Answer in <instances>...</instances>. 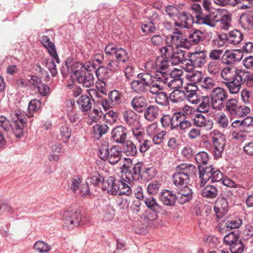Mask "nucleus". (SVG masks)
I'll return each instance as SVG.
<instances>
[{
  "label": "nucleus",
  "instance_id": "1",
  "mask_svg": "<svg viewBox=\"0 0 253 253\" xmlns=\"http://www.w3.org/2000/svg\"><path fill=\"white\" fill-rule=\"evenodd\" d=\"M130 185L129 183L123 179L122 176L120 180H117L113 176L109 177L104 183L105 188L113 195H116L119 193V195L130 196L132 194Z\"/></svg>",
  "mask_w": 253,
  "mask_h": 253
},
{
  "label": "nucleus",
  "instance_id": "2",
  "mask_svg": "<svg viewBox=\"0 0 253 253\" xmlns=\"http://www.w3.org/2000/svg\"><path fill=\"white\" fill-rule=\"evenodd\" d=\"M98 155L101 160H108L111 165H115L121 160L122 151L119 146H114L109 149L108 144L105 143L99 148Z\"/></svg>",
  "mask_w": 253,
  "mask_h": 253
},
{
  "label": "nucleus",
  "instance_id": "3",
  "mask_svg": "<svg viewBox=\"0 0 253 253\" xmlns=\"http://www.w3.org/2000/svg\"><path fill=\"white\" fill-rule=\"evenodd\" d=\"M228 93L223 88L217 86L210 92L209 97L211 107L216 110H221L226 106Z\"/></svg>",
  "mask_w": 253,
  "mask_h": 253
},
{
  "label": "nucleus",
  "instance_id": "4",
  "mask_svg": "<svg viewBox=\"0 0 253 253\" xmlns=\"http://www.w3.org/2000/svg\"><path fill=\"white\" fill-rule=\"evenodd\" d=\"M143 166L142 163L138 162L134 164L132 168H130L124 164L122 168L124 169L122 171L123 173L125 172L122 175L123 179L125 181L129 183V185H131V183L133 181L138 180L142 177L141 172Z\"/></svg>",
  "mask_w": 253,
  "mask_h": 253
},
{
  "label": "nucleus",
  "instance_id": "5",
  "mask_svg": "<svg viewBox=\"0 0 253 253\" xmlns=\"http://www.w3.org/2000/svg\"><path fill=\"white\" fill-rule=\"evenodd\" d=\"M150 73H141L137 75L136 79L132 81L130 87L132 90L137 94H143L147 92Z\"/></svg>",
  "mask_w": 253,
  "mask_h": 253
},
{
  "label": "nucleus",
  "instance_id": "6",
  "mask_svg": "<svg viewBox=\"0 0 253 253\" xmlns=\"http://www.w3.org/2000/svg\"><path fill=\"white\" fill-rule=\"evenodd\" d=\"M72 77L84 86L89 87L94 84L93 75L84 69H72Z\"/></svg>",
  "mask_w": 253,
  "mask_h": 253
},
{
  "label": "nucleus",
  "instance_id": "7",
  "mask_svg": "<svg viewBox=\"0 0 253 253\" xmlns=\"http://www.w3.org/2000/svg\"><path fill=\"white\" fill-rule=\"evenodd\" d=\"M211 135L212 136L213 155L215 158H219L221 157L226 140L222 134L217 130H213Z\"/></svg>",
  "mask_w": 253,
  "mask_h": 253
},
{
  "label": "nucleus",
  "instance_id": "8",
  "mask_svg": "<svg viewBox=\"0 0 253 253\" xmlns=\"http://www.w3.org/2000/svg\"><path fill=\"white\" fill-rule=\"evenodd\" d=\"M219 20V13L214 11L207 14L203 13L196 15L195 23L200 25H206L211 27H214L216 23Z\"/></svg>",
  "mask_w": 253,
  "mask_h": 253
},
{
  "label": "nucleus",
  "instance_id": "9",
  "mask_svg": "<svg viewBox=\"0 0 253 253\" xmlns=\"http://www.w3.org/2000/svg\"><path fill=\"white\" fill-rule=\"evenodd\" d=\"M243 52L242 50H226L224 51L222 64L232 65L236 62L240 61L243 57Z\"/></svg>",
  "mask_w": 253,
  "mask_h": 253
},
{
  "label": "nucleus",
  "instance_id": "10",
  "mask_svg": "<svg viewBox=\"0 0 253 253\" xmlns=\"http://www.w3.org/2000/svg\"><path fill=\"white\" fill-rule=\"evenodd\" d=\"M13 121L12 124L13 133L16 137H20L23 133V127L26 124V119L22 114L14 113L11 114Z\"/></svg>",
  "mask_w": 253,
  "mask_h": 253
},
{
  "label": "nucleus",
  "instance_id": "11",
  "mask_svg": "<svg viewBox=\"0 0 253 253\" xmlns=\"http://www.w3.org/2000/svg\"><path fill=\"white\" fill-rule=\"evenodd\" d=\"M218 38L228 43L236 45L240 44L244 38V34L239 30L234 29L227 34L220 35Z\"/></svg>",
  "mask_w": 253,
  "mask_h": 253
},
{
  "label": "nucleus",
  "instance_id": "12",
  "mask_svg": "<svg viewBox=\"0 0 253 253\" xmlns=\"http://www.w3.org/2000/svg\"><path fill=\"white\" fill-rule=\"evenodd\" d=\"M81 219L82 214L80 212L67 211L63 216L64 225L69 228L78 226Z\"/></svg>",
  "mask_w": 253,
  "mask_h": 253
},
{
  "label": "nucleus",
  "instance_id": "13",
  "mask_svg": "<svg viewBox=\"0 0 253 253\" xmlns=\"http://www.w3.org/2000/svg\"><path fill=\"white\" fill-rule=\"evenodd\" d=\"M127 135V129L123 125L116 126L111 131V138L117 143H124L126 139Z\"/></svg>",
  "mask_w": 253,
  "mask_h": 253
},
{
  "label": "nucleus",
  "instance_id": "14",
  "mask_svg": "<svg viewBox=\"0 0 253 253\" xmlns=\"http://www.w3.org/2000/svg\"><path fill=\"white\" fill-rule=\"evenodd\" d=\"M170 62L169 60L162 57H158L157 58L155 63L152 61L147 62L145 68L147 69V72H152V70H154L156 68V70H160L166 71L169 67Z\"/></svg>",
  "mask_w": 253,
  "mask_h": 253
},
{
  "label": "nucleus",
  "instance_id": "15",
  "mask_svg": "<svg viewBox=\"0 0 253 253\" xmlns=\"http://www.w3.org/2000/svg\"><path fill=\"white\" fill-rule=\"evenodd\" d=\"M167 42L172 45L175 46V48L179 47H184L185 48H189L190 44L187 42L185 38H183L182 36L169 35L167 38Z\"/></svg>",
  "mask_w": 253,
  "mask_h": 253
},
{
  "label": "nucleus",
  "instance_id": "16",
  "mask_svg": "<svg viewBox=\"0 0 253 253\" xmlns=\"http://www.w3.org/2000/svg\"><path fill=\"white\" fill-rule=\"evenodd\" d=\"M193 124L198 127H203L206 130H210L213 125L212 120L206 118L201 114H196L193 119Z\"/></svg>",
  "mask_w": 253,
  "mask_h": 253
},
{
  "label": "nucleus",
  "instance_id": "17",
  "mask_svg": "<svg viewBox=\"0 0 253 253\" xmlns=\"http://www.w3.org/2000/svg\"><path fill=\"white\" fill-rule=\"evenodd\" d=\"M191 56L192 63L196 67H202L206 63L207 52L205 50L189 53Z\"/></svg>",
  "mask_w": 253,
  "mask_h": 253
},
{
  "label": "nucleus",
  "instance_id": "18",
  "mask_svg": "<svg viewBox=\"0 0 253 253\" xmlns=\"http://www.w3.org/2000/svg\"><path fill=\"white\" fill-rule=\"evenodd\" d=\"M242 72L238 71L236 68L231 66L223 68L221 72V77L223 79L222 82L229 81L236 78L241 77Z\"/></svg>",
  "mask_w": 253,
  "mask_h": 253
},
{
  "label": "nucleus",
  "instance_id": "19",
  "mask_svg": "<svg viewBox=\"0 0 253 253\" xmlns=\"http://www.w3.org/2000/svg\"><path fill=\"white\" fill-rule=\"evenodd\" d=\"M42 42L43 46L47 48L50 56L55 60L56 62L59 63L60 60L56 52L55 45L50 41V38L48 36H43L42 37Z\"/></svg>",
  "mask_w": 253,
  "mask_h": 253
},
{
  "label": "nucleus",
  "instance_id": "20",
  "mask_svg": "<svg viewBox=\"0 0 253 253\" xmlns=\"http://www.w3.org/2000/svg\"><path fill=\"white\" fill-rule=\"evenodd\" d=\"M179 189L177 192L176 197L180 204H184L192 199L193 192L191 188L185 185Z\"/></svg>",
  "mask_w": 253,
  "mask_h": 253
},
{
  "label": "nucleus",
  "instance_id": "21",
  "mask_svg": "<svg viewBox=\"0 0 253 253\" xmlns=\"http://www.w3.org/2000/svg\"><path fill=\"white\" fill-rule=\"evenodd\" d=\"M131 106L135 111L142 113L147 106L146 98L141 95L136 96L132 99Z\"/></svg>",
  "mask_w": 253,
  "mask_h": 253
},
{
  "label": "nucleus",
  "instance_id": "22",
  "mask_svg": "<svg viewBox=\"0 0 253 253\" xmlns=\"http://www.w3.org/2000/svg\"><path fill=\"white\" fill-rule=\"evenodd\" d=\"M79 109L84 112H87L91 109L92 104L94 102L93 98L87 95H82L77 100Z\"/></svg>",
  "mask_w": 253,
  "mask_h": 253
},
{
  "label": "nucleus",
  "instance_id": "23",
  "mask_svg": "<svg viewBox=\"0 0 253 253\" xmlns=\"http://www.w3.org/2000/svg\"><path fill=\"white\" fill-rule=\"evenodd\" d=\"M239 25L245 30L253 27L251 11H246L241 14L239 19Z\"/></svg>",
  "mask_w": 253,
  "mask_h": 253
},
{
  "label": "nucleus",
  "instance_id": "24",
  "mask_svg": "<svg viewBox=\"0 0 253 253\" xmlns=\"http://www.w3.org/2000/svg\"><path fill=\"white\" fill-rule=\"evenodd\" d=\"M176 170L183 174H186L190 180V177H193L196 174L197 169L193 165L182 163L176 167Z\"/></svg>",
  "mask_w": 253,
  "mask_h": 253
},
{
  "label": "nucleus",
  "instance_id": "25",
  "mask_svg": "<svg viewBox=\"0 0 253 253\" xmlns=\"http://www.w3.org/2000/svg\"><path fill=\"white\" fill-rule=\"evenodd\" d=\"M229 197H221L216 199L214 207V211L221 214H224L227 212L229 207L228 204Z\"/></svg>",
  "mask_w": 253,
  "mask_h": 253
},
{
  "label": "nucleus",
  "instance_id": "26",
  "mask_svg": "<svg viewBox=\"0 0 253 253\" xmlns=\"http://www.w3.org/2000/svg\"><path fill=\"white\" fill-rule=\"evenodd\" d=\"M241 77H239L227 82H222V84L228 90L231 94L237 93L241 87V82L242 81Z\"/></svg>",
  "mask_w": 253,
  "mask_h": 253
},
{
  "label": "nucleus",
  "instance_id": "27",
  "mask_svg": "<svg viewBox=\"0 0 253 253\" xmlns=\"http://www.w3.org/2000/svg\"><path fill=\"white\" fill-rule=\"evenodd\" d=\"M124 120L129 126H139L137 115L132 110L126 111L123 112Z\"/></svg>",
  "mask_w": 253,
  "mask_h": 253
},
{
  "label": "nucleus",
  "instance_id": "28",
  "mask_svg": "<svg viewBox=\"0 0 253 253\" xmlns=\"http://www.w3.org/2000/svg\"><path fill=\"white\" fill-rule=\"evenodd\" d=\"M203 197L212 199L215 198L218 194V190L215 186L208 184L204 186L201 192Z\"/></svg>",
  "mask_w": 253,
  "mask_h": 253
},
{
  "label": "nucleus",
  "instance_id": "29",
  "mask_svg": "<svg viewBox=\"0 0 253 253\" xmlns=\"http://www.w3.org/2000/svg\"><path fill=\"white\" fill-rule=\"evenodd\" d=\"M108 129L107 125L97 124L92 126L90 134L92 137L98 140L107 132Z\"/></svg>",
  "mask_w": 253,
  "mask_h": 253
},
{
  "label": "nucleus",
  "instance_id": "30",
  "mask_svg": "<svg viewBox=\"0 0 253 253\" xmlns=\"http://www.w3.org/2000/svg\"><path fill=\"white\" fill-rule=\"evenodd\" d=\"M176 197L170 191L165 190L161 192L159 197L165 205L171 206L174 204Z\"/></svg>",
  "mask_w": 253,
  "mask_h": 253
},
{
  "label": "nucleus",
  "instance_id": "31",
  "mask_svg": "<svg viewBox=\"0 0 253 253\" xmlns=\"http://www.w3.org/2000/svg\"><path fill=\"white\" fill-rule=\"evenodd\" d=\"M144 117L147 121L152 122L159 116L160 110L155 105H150L144 110Z\"/></svg>",
  "mask_w": 253,
  "mask_h": 253
},
{
  "label": "nucleus",
  "instance_id": "32",
  "mask_svg": "<svg viewBox=\"0 0 253 253\" xmlns=\"http://www.w3.org/2000/svg\"><path fill=\"white\" fill-rule=\"evenodd\" d=\"M185 51L180 49L179 48H175L173 51L169 62L172 65H177L183 62L185 57Z\"/></svg>",
  "mask_w": 253,
  "mask_h": 253
},
{
  "label": "nucleus",
  "instance_id": "33",
  "mask_svg": "<svg viewBox=\"0 0 253 253\" xmlns=\"http://www.w3.org/2000/svg\"><path fill=\"white\" fill-rule=\"evenodd\" d=\"M189 179L185 174L177 171L172 175L173 183L179 188L182 187L184 185H186L189 182Z\"/></svg>",
  "mask_w": 253,
  "mask_h": 253
},
{
  "label": "nucleus",
  "instance_id": "34",
  "mask_svg": "<svg viewBox=\"0 0 253 253\" xmlns=\"http://www.w3.org/2000/svg\"><path fill=\"white\" fill-rule=\"evenodd\" d=\"M199 175L201 179L200 186L203 187L205 184L211 179V169L209 167H206L205 168L202 167L200 165L198 166Z\"/></svg>",
  "mask_w": 253,
  "mask_h": 253
},
{
  "label": "nucleus",
  "instance_id": "35",
  "mask_svg": "<svg viewBox=\"0 0 253 253\" xmlns=\"http://www.w3.org/2000/svg\"><path fill=\"white\" fill-rule=\"evenodd\" d=\"M200 85L204 90L209 92L217 87L215 81L209 77L203 78Z\"/></svg>",
  "mask_w": 253,
  "mask_h": 253
},
{
  "label": "nucleus",
  "instance_id": "36",
  "mask_svg": "<svg viewBox=\"0 0 253 253\" xmlns=\"http://www.w3.org/2000/svg\"><path fill=\"white\" fill-rule=\"evenodd\" d=\"M226 108L232 117H237L240 105L236 99L228 100L226 103Z\"/></svg>",
  "mask_w": 253,
  "mask_h": 253
},
{
  "label": "nucleus",
  "instance_id": "37",
  "mask_svg": "<svg viewBox=\"0 0 253 253\" xmlns=\"http://www.w3.org/2000/svg\"><path fill=\"white\" fill-rule=\"evenodd\" d=\"M152 74H150L149 84L147 86V91H149L152 94H157L163 89V86L160 83H157L153 80Z\"/></svg>",
  "mask_w": 253,
  "mask_h": 253
},
{
  "label": "nucleus",
  "instance_id": "38",
  "mask_svg": "<svg viewBox=\"0 0 253 253\" xmlns=\"http://www.w3.org/2000/svg\"><path fill=\"white\" fill-rule=\"evenodd\" d=\"M203 33L199 30H194L190 33L188 37L185 38L187 42L190 44V47L192 45H195L198 43L202 40V35Z\"/></svg>",
  "mask_w": 253,
  "mask_h": 253
},
{
  "label": "nucleus",
  "instance_id": "39",
  "mask_svg": "<svg viewBox=\"0 0 253 253\" xmlns=\"http://www.w3.org/2000/svg\"><path fill=\"white\" fill-rule=\"evenodd\" d=\"M144 202L146 206L151 211H155L156 212L162 211V207L157 203L156 200L153 197L150 196L146 198Z\"/></svg>",
  "mask_w": 253,
  "mask_h": 253
},
{
  "label": "nucleus",
  "instance_id": "40",
  "mask_svg": "<svg viewBox=\"0 0 253 253\" xmlns=\"http://www.w3.org/2000/svg\"><path fill=\"white\" fill-rule=\"evenodd\" d=\"M123 150L127 156H134L137 153L136 145L130 140L126 141L124 143Z\"/></svg>",
  "mask_w": 253,
  "mask_h": 253
},
{
  "label": "nucleus",
  "instance_id": "41",
  "mask_svg": "<svg viewBox=\"0 0 253 253\" xmlns=\"http://www.w3.org/2000/svg\"><path fill=\"white\" fill-rule=\"evenodd\" d=\"M169 99L173 103L180 102L186 98L185 91L180 89L174 90L169 95Z\"/></svg>",
  "mask_w": 253,
  "mask_h": 253
},
{
  "label": "nucleus",
  "instance_id": "42",
  "mask_svg": "<svg viewBox=\"0 0 253 253\" xmlns=\"http://www.w3.org/2000/svg\"><path fill=\"white\" fill-rule=\"evenodd\" d=\"M168 76L166 71L160 70H156L154 74L152 75L153 80L160 83V84L161 83L164 84H167L169 79Z\"/></svg>",
  "mask_w": 253,
  "mask_h": 253
},
{
  "label": "nucleus",
  "instance_id": "43",
  "mask_svg": "<svg viewBox=\"0 0 253 253\" xmlns=\"http://www.w3.org/2000/svg\"><path fill=\"white\" fill-rule=\"evenodd\" d=\"M116 60L120 63H125L129 60L128 54L127 51L123 48H118L114 54Z\"/></svg>",
  "mask_w": 253,
  "mask_h": 253
},
{
  "label": "nucleus",
  "instance_id": "44",
  "mask_svg": "<svg viewBox=\"0 0 253 253\" xmlns=\"http://www.w3.org/2000/svg\"><path fill=\"white\" fill-rule=\"evenodd\" d=\"M155 102L159 105L166 106L169 103V96L164 92L160 91L156 94L155 97Z\"/></svg>",
  "mask_w": 253,
  "mask_h": 253
},
{
  "label": "nucleus",
  "instance_id": "45",
  "mask_svg": "<svg viewBox=\"0 0 253 253\" xmlns=\"http://www.w3.org/2000/svg\"><path fill=\"white\" fill-rule=\"evenodd\" d=\"M199 104L198 108L199 111L202 113H207L210 109L211 100L209 96H201V102Z\"/></svg>",
  "mask_w": 253,
  "mask_h": 253
},
{
  "label": "nucleus",
  "instance_id": "46",
  "mask_svg": "<svg viewBox=\"0 0 253 253\" xmlns=\"http://www.w3.org/2000/svg\"><path fill=\"white\" fill-rule=\"evenodd\" d=\"M224 50L221 49H213L209 52V57L211 60L220 61L222 63Z\"/></svg>",
  "mask_w": 253,
  "mask_h": 253
},
{
  "label": "nucleus",
  "instance_id": "47",
  "mask_svg": "<svg viewBox=\"0 0 253 253\" xmlns=\"http://www.w3.org/2000/svg\"><path fill=\"white\" fill-rule=\"evenodd\" d=\"M174 50V47L167 42L166 46H162L160 48V51L161 53V56L160 57L169 60Z\"/></svg>",
  "mask_w": 253,
  "mask_h": 253
},
{
  "label": "nucleus",
  "instance_id": "48",
  "mask_svg": "<svg viewBox=\"0 0 253 253\" xmlns=\"http://www.w3.org/2000/svg\"><path fill=\"white\" fill-rule=\"evenodd\" d=\"M108 97L109 100L111 101V104L116 105L121 103L122 94L118 90H114L109 92Z\"/></svg>",
  "mask_w": 253,
  "mask_h": 253
},
{
  "label": "nucleus",
  "instance_id": "49",
  "mask_svg": "<svg viewBox=\"0 0 253 253\" xmlns=\"http://www.w3.org/2000/svg\"><path fill=\"white\" fill-rule=\"evenodd\" d=\"M185 116V114L181 112H176L171 116V129H176L178 127V124L181 122Z\"/></svg>",
  "mask_w": 253,
  "mask_h": 253
},
{
  "label": "nucleus",
  "instance_id": "50",
  "mask_svg": "<svg viewBox=\"0 0 253 253\" xmlns=\"http://www.w3.org/2000/svg\"><path fill=\"white\" fill-rule=\"evenodd\" d=\"M104 177L102 176L98 172L95 173L92 176L88 177L87 179L86 183H90L94 186H97L100 183H102L104 185Z\"/></svg>",
  "mask_w": 253,
  "mask_h": 253
},
{
  "label": "nucleus",
  "instance_id": "51",
  "mask_svg": "<svg viewBox=\"0 0 253 253\" xmlns=\"http://www.w3.org/2000/svg\"><path fill=\"white\" fill-rule=\"evenodd\" d=\"M187 77L188 80L192 82L191 84L195 85L197 83L200 84L203 79L202 72L199 71L192 72L187 75Z\"/></svg>",
  "mask_w": 253,
  "mask_h": 253
},
{
  "label": "nucleus",
  "instance_id": "52",
  "mask_svg": "<svg viewBox=\"0 0 253 253\" xmlns=\"http://www.w3.org/2000/svg\"><path fill=\"white\" fill-rule=\"evenodd\" d=\"M161 188V183L158 181H153L147 187V192L149 194L156 195L158 193Z\"/></svg>",
  "mask_w": 253,
  "mask_h": 253
},
{
  "label": "nucleus",
  "instance_id": "53",
  "mask_svg": "<svg viewBox=\"0 0 253 253\" xmlns=\"http://www.w3.org/2000/svg\"><path fill=\"white\" fill-rule=\"evenodd\" d=\"M239 240V235L238 234H236L234 232L232 231L224 236V242L226 245H229L230 247V245H232L235 242H237V241Z\"/></svg>",
  "mask_w": 253,
  "mask_h": 253
},
{
  "label": "nucleus",
  "instance_id": "54",
  "mask_svg": "<svg viewBox=\"0 0 253 253\" xmlns=\"http://www.w3.org/2000/svg\"><path fill=\"white\" fill-rule=\"evenodd\" d=\"M195 159L200 166L206 165L209 160V155L206 152H200L195 155Z\"/></svg>",
  "mask_w": 253,
  "mask_h": 253
},
{
  "label": "nucleus",
  "instance_id": "55",
  "mask_svg": "<svg viewBox=\"0 0 253 253\" xmlns=\"http://www.w3.org/2000/svg\"><path fill=\"white\" fill-rule=\"evenodd\" d=\"M240 77L243 80L241 82V85L245 84L246 86L248 87L252 88L253 87V74H246L245 73L241 72Z\"/></svg>",
  "mask_w": 253,
  "mask_h": 253
},
{
  "label": "nucleus",
  "instance_id": "56",
  "mask_svg": "<svg viewBox=\"0 0 253 253\" xmlns=\"http://www.w3.org/2000/svg\"><path fill=\"white\" fill-rule=\"evenodd\" d=\"M141 30L144 33L148 35L154 33L156 31V27L154 22L151 21L142 24Z\"/></svg>",
  "mask_w": 253,
  "mask_h": 253
},
{
  "label": "nucleus",
  "instance_id": "57",
  "mask_svg": "<svg viewBox=\"0 0 253 253\" xmlns=\"http://www.w3.org/2000/svg\"><path fill=\"white\" fill-rule=\"evenodd\" d=\"M178 127L176 128V129L182 131L183 132H186L188 129L190 128L192 126V124L190 119L186 118L185 116L181 122H179L178 124Z\"/></svg>",
  "mask_w": 253,
  "mask_h": 253
},
{
  "label": "nucleus",
  "instance_id": "58",
  "mask_svg": "<svg viewBox=\"0 0 253 253\" xmlns=\"http://www.w3.org/2000/svg\"><path fill=\"white\" fill-rule=\"evenodd\" d=\"M34 249L40 253H47L51 250V247L43 241H38L35 244Z\"/></svg>",
  "mask_w": 253,
  "mask_h": 253
},
{
  "label": "nucleus",
  "instance_id": "59",
  "mask_svg": "<svg viewBox=\"0 0 253 253\" xmlns=\"http://www.w3.org/2000/svg\"><path fill=\"white\" fill-rule=\"evenodd\" d=\"M41 101L39 99H33L30 101L29 104L28 106V111L30 114L29 117H31L33 116L32 113L35 112L37 110H38L41 107Z\"/></svg>",
  "mask_w": 253,
  "mask_h": 253
},
{
  "label": "nucleus",
  "instance_id": "60",
  "mask_svg": "<svg viewBox=\"0 0 253 253\" xmlns=\"http://www.w3.org/2000/svg\"><path fill=\"white\" fill-rule=\"evenodd\" d=\"M183 79L182 78L172 79L168 81V86L172 89H178L183 84Z\"/></svg>",
  "mask_w": 253,
  "mask_h": 253
},
{
  "label": "nucleus",
  "instance_id": "61",
  "mask_svg": "<svg viewBox=\"0 0 253 253\" xmlns=\"http://www.w3.org/2000/svg\"><path fill=\"white\" fill-rule=\"evenodd\" d=\"M75 107V101L71 99V113H69L68 115V119L70 120L71 123H75L80 118L79 115L74 111Z\"/></svg>",
  "mask_w": 253,
  "mask_h": 253
},
{
  "label": "nucleus",
  "instance_id": "62",
  "mask_svg": "<svg viewBox=\"0 0 253 253\" xmlns=\"http://www.w3.org/2000/svg\"><path fill=\"white\" fill-rule=\"evenodd\" d=\"M213 1L214 3L220 6L230 5L234 7L240 3V0H213Z\"/></svg>",
  "mask_w": 253,
  "mask_h": 253
},
{
  "label": "nucleus",
  "instance_id": "63",
  "mask_svg": "<svg viewBox=\"0 0 253 253\" xmlns=\"http://www.w3.org/2000/svg\"><path fill=\"white\" fill-rule=\"evenodd\" d=\"M120 63L117 60H106L105 61V65L106 66L108 70L116 72L120 70Z\"/></svg>",
  "mask_w": 253,
  "mask_h": 253
},
{
  "label": "nucleus",
  "instance_id": "64",
  "mask_svg": "<svg viewBox=\"0 0 253 253\" xmlns=\"http://www.w3.org/2000/svg\"><path fill=\"white\" fill-rule=\"evenodd\" d=\"M229 249L232 253H242L244 249V246L241 240H239L232 245H230Z\"/></svg>",
  "mask_w": 253,
  "mask_h": 253
}]
</instances>
